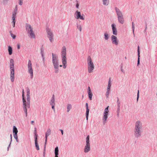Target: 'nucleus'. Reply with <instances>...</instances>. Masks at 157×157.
Segmentation results:
<instances>
[{
    "mask_svg": "<svg viewBox=\"0 0 157 157\" xmlns=\"http://www.w3.org/2000/svg\"><path fill=\"white\" fill-rule=\"evenodd\" d=\"M36 134H37L36 132V128H35L34 130V134L35 135H36Z\"/></svg>",
    "mask_w": 157,
    "mask_h": 157,
    "instance_id": "nucleus-44",
    "label": "nucleus"
},
{
    "mask_svg": "<svg viewBox=\"0 0 157 157\" xmlns=\"http://www.w3.org/2000/svg\"><path fill=\"white\" fill-rule=\"evenodd\" d=\"M10 78L11 81L13 82L14 79V65H10Z\"/></svg>",
    "mask_w": 157,
    "mask_h": 157,
    "instance_id": "nucleus-7",
    "label": "nucleus"
},
{
    "mask_svg": "<svg viewBox=\"0 0 157 157\" xmlns=\"http://www.w3.org/2000/svg\"><path fill=\"white\" fill-rule=\"evenodd\" d=\"M59 152V149L58 147H56L55 149V157H58V155H59L58 153Z\"/></svg>",
    "mask_w": 157,
    "mask_h": 157,
    "instance_id": "nucleus-21",
    "label": "nucleus"
},
{
    "mask_svg": "<svg viewBox=\"0 0 157 157\" xmlns=\"http://www.w3.org/2000/svg\"><path fill=\"white\" fill-rule=\"evenodd\" d=\"M46 145V144H44V152H43V156L44 157L45 156V155Z\"/></svg>",
    "mask_w": 157,
    "mask_h": 157,
    "instance_id": "nucleus-39",
    "label": "nucleus"
},
{
    "mask_svg": "<svg viewBox=\"0 0 157 157\" xmlns=\"http://www.w3.org/2000/svg\"><path fill=\"white\" fill-rule=\"evenodd\" d=\"M41 55L42 56L43 58H44V53H41Z\"/></svg>",
    "mask_w": 157,
    "mask_h": 157,
    "instance_id": "nucleus-62",
    "label": "nucleus"
},
{
    "mask_svg": "<svg viewBox=\"0 0 157 157\" xmlns=\"http://www.w3.org/2000/svg\"><path fill=\"white\" fill-rule=\"evenodd\" d=\"M12 23L13 24V27H15V22L16 21H15V18H14V19H13V18H12Z\"/></svg>",
    "mask_w": 157,
    "mask_h": 157,
    "instance_id": "nucleus-31",
    "label": "nucleus"
},
{
    "mask_svg": "<svg viewBox=\"0 0 157 157\" xmlns=\"http://www.w3.org/2000/svg\"><path fill=\"white\" fill-rule=\"evenodd\" d=\"M55 104H53V105H52V109L54 110V111H55Z\"/></svg>",
    "mask_w": 157,
    "mask_h": 157,
    "instance_id": "nucleus-48",
    "label": "nucleus"
},
{
    "mask_svg": "<svg viewBox=\"0 0 157 157\" xmlns=\"http://www.w3.org/2000/svg\"><path fill=\"white\" fill-rule=\"evenodd\" d=\"M111 86V85L108 84V86H107V90H109V91H110V89Z\"/></svg>",
    "mask_w": 157,
    "mask_h": 157,
    "instance_id": "nucleus-40",
    "label": "nucleus"
},
{
    "mask_svg": "<svg viewBox=\"0 0 157 157\" xmlns=\"http://www.w3.org/2000/svg\"><path fill=\"white\" fill-rule=\"evenodd\" d=\"M139 90H138V93H137V99H136L137 101H138V99H139Z\"/></svg>",
    "mask_w": 157,
    "mask_h": 157,
    "instance_id": "nucleus-41",
    "label": "nucleus"
},
{
    "mask_svg": "<svg viewBox=\"0 0 157 157\" xmlns=\"http://www.w3.org/2000/svg\"><path fill=\"white\" fill-rule=\"evenodd\" d=\"M27 91V100L26 101L24 95H22V101L23 102V107H27L29 108L30 107V92L29 89L28 88L26 90Z\"/></svg>",
    "mask_w": 157,
    "mask_h": 157,
    "instance_id": "nucleus-2",
    "label": "nucleus"
},
{
    "mask_svg": "<svg viewBox=\"0 0 157 157\" xmlns=\"http://www.w3.org/2000/svg\"><path fill=\"white\" fill-rule=\"evenodd\" d=\"M147 24H146V25H145V30L144 31V33H145L146 34H147L146 30L147 29Z\"/></svg>",
    "mask_w": 157,
    "mask_h": 157,
    "instance_id": "nucleus-47",
    "label": "nucleus"
},
{
    "mask_svg": "<svg viewBox=\"0 0 157 157\" xmlns=\"http://www.w3.org/2000/svg\"><path fill=\"white\" fill-rule=\"evenodd\" d=\"M72 106L71 104H68L67 105V112H68L71 109Z\"/></svg>",
    "mask_w": 157,
    "mask_h": 157,
    "instance_id": "nucleus-28",
    "label": "nucleus"
},
{
    "mask_svg": "<svg viewBox=\"0 0 157 157\" xmlns=\"http://www.w3.org/2000/svg\"><path fill=\"white\" fill-rule=\"evenodd\" d=\"M90 150V145H86L84 148V152L85 153L89 152Z\"/></svg>",
    "mask_w": 157,
    "mask_h": 157,
    "instance_id": "nucleus-17",
    "label": "nucleus"
},
{
    "mask_svg": "<svg viewBox=\"0 0 157 157\" xmlns=\"http://www.w3.org/2000/svg\"><path fill=\"white\" fill-rule=\"evenodd\" d=\"M10 35L11 34H13L12 33V31H10Z\"/></svg>",
    "mask_w": 157,
    "mask_h": 157,
    "instance_id": "nucleus-63",
    "label": "nucleus"
},
{
    "mask_svg": "<svg viewBox=\"0 0 157 157\" xmlns=\"http://www.w3.org/2000/svg\"><path fill=\"white\" fill-rule=\"evenodd\" d=\"M66 48L65 46H63L61 52L62 58L66 57Z\"/></svg>",
    "mask_w": 157,
    "mask_h": 157,
    "instance_id": "nucleus-13",
    "label": "nucleus"
},
{
    "mask_svg": "<svg viewBox=\"0 0 157 157\" xmlns=\"http://www.w3.org/2000/svg\"><path fill=\"white\" fill-rule=\"evenodd\" d=\"M37 136H38L37 134H36V135H35L34 134V139H35V140H37Z\"/></svg>",
    "mask_w": 157,
    "mask_h": 157,
    "instance_id": "nucleus-46",
    "label": "nucleus"
},
{
    "mask_svg": "<svg viewBox=\"0 0 157 157\" xmlns=\"http://www.w3.org/2000/svg\"><path fill=\"white\" fill-rule=\"evenodd\" d=\"M35 147H36V149L37 150H39L40 149L37 140H35Z\"/></svg>",
    "mask_w": 157,
    "mask_h": 157,
    "instance_id": "nucleus-26",
    "label": "nucleus"
},
{
    "mask_svg": "<svg viewBox=\"0 0 157 157\" xmlns=\"http://www.w3.org/2000/svg\"><path fill=\"white\" fill-rule=\"evenodd\" d=\"M13 137H14V138L16 139V141L17 142H18L17 135H13Z\"/></svg>",
    "mask_w": 157,
    "mask_h": 157,
    "instance_id": "nucleus-38",
    "label": "nucleus"
},
{
    "mask_svg": "<svg viewBox=\"0 0 157 157\" xmlns=\"http://www.w3.org/2000/svg\"><path fill=\"white\" fill-rule=\"evenodd\" d=\"M8 0H3V3L4 4L6 3L8 1Z\"/></svg>",
    "mask_w": 157,
    "mask_h": 157,
    "instance_id": "nucleus-49",
    "label": "nucleus"
},
{
    "mask_svg": "<svg viewBox=\"0 0 157 157\" xmlns=\"http://www.w3.org/2000/svg\"><path fill=\"white\" fill-rule=\"evenodd\" d=\"M10 144H11V142L10 143V144L9 145V146H8V147H7V150L8 151L9 150V147H10Z\"/></svg>",
    "mask_w": 157,
    "mask_h": 157,
    "instance_id": "nucleus-58",
    "label": "nucleus"
},
{
    "mask_svg": "<svg viewBox=\"0 0 157 157\" xmlns=\"http://www.w3.org/2000/svg\"><path fill=\"white\" fill-rule=\"evenodd\" d=\"M108 115H106V114H103V117H102V123L104 125L107 122V119L108 117Z\"/></svg>",
    "mask_w": 157,
    "mask_h": 157,
    "instance_id": "nucleus-14",
    "label": "nucleus"
},
{
    "mask_svg": "<svg viewBox=\"0 0 157 157\" xmlns=\"http://www.w3.org/2000/svg\"><path fill=\"white\" fill-rule=\"evenodd\" d=\"M117 107H120V102L119 101V99L118 98H117Z\"/></svg>",
    "mask_w": 157,
    "mask_h": 157,
    "instance_id": "nucleus-36",
    "label": "nucleus"
},
{
    "mask_svg": "<svg viewBox=\"0 0 157 157\" xmlns=\"http://www.w3.org/2000/svg\"><path fill=\"white\" fill-rule=\"evenodd\" d=\"M51 130L50 128H48L45 133V144H46L48 137L50 135Z\"/></svg>",
    "mask_w": 157,
    "mask_h": 157,
    "instance_id": "nucleus-15",
    "label": "nucleus"
},
{
    "mask_svg": "<svg viewBox=\"0 0 157 157\" xmlns=\"http://www.w3.org/2000/svg\"><path fill=\"white\" fill-rule=\"evenodd\" d=\"M109 106H107L106 108L104 111L103 114H106V115H109V111L108 109V108Z\"/></svg>",
    "mask_w": 157,
    "mask_h": 157,
    "instance_id": "nucleus-23",
    "label": "nucleus"
},
{
    "mask_svg": "<svg viewBox=\"0 0 157 157\" xmlns=\"http://www.w3.org/2000/svg\"><path fill=\"white\" fill-rule=\"evenodd\" d=\"M117 112H120V107H117Z\"/></svg>",
    "mask_w": 157,
    "mask_h": 157,
    "instance_id": "nucleus-50",
    "label": "nucleus"
},
{
    "mask_svg": "<svg viewBox=\"0 0 157 157\" xmlns=\"http://www.w3.org/2000/svg\"><path fill=\"white\" fill-rule=\"evenodd\" d=\"M89 98L90 100H92V97L93 96V94L92 93H88Z\"/></svg>",
    "mask_w": 157,
    "mask_h": 157,
    "instance_id": "nucleus-32",
    "label": "nucleus"
},
{
    "mask_svg": "<svg viewBox=\"0 0 157 157\" xmlns=\"http://www.w3.org/2000/svg\"><path fill=\"white\" fill-rule=\"evenodd\" d=\"M17 6H16L15 9L14 10V12L13 13L12 15V18L13 20H14V18H16V16L17 14Z\"/></svg>",
    "mask_w": 157,
    "mask_h": 157,
    "instance_id": "nucleus-18",
    "label": "nucleus"
},
{
    "mask_svg": "<svg viewBox=\"0 0 157 157\" xmlns=\"http://www.w3.org/2000/svg\"><path fill=\"white\" fill-rule=\"evenodd\" d=\"M46 31L48 35V37L49 39V40L51 42H52L53 40V36L52 32L49 28L46 29Z\"/></svg>",
    "mask_w": 157,
    "mask_h": 157,
    "instance_id": "nucleus-10",
    "label": "nucleus"
},
{
    "mask_svg": "<svg viewBox=\"0 0 157 157\" xmlns=\"http://www.w3.org/2000/svg\"><path fill=\"white\" fill-rule=\"evenodd\" d=\"M50 105H53V104L55 105V99L54 98V95H53L52 98L50 102Z\"/></svg>",
    "mask_w": 157,
    "mask_h": 157,
    "instance_id": "nucleus-20",
    "label": "nucleus"
},
{
    "mask_svg": "<svg viewBox=\"0 0 157 157\" xmlns=\"http://www.w3.org/2000/svg\"><path fill=\"white\" fill-rule=\"evenodd\" d=\"M89 138H90L89 136V135H88L87 136L86 139V145H90Z\"/></svg>",
    "mask_w": 157,
    "mask_h": 157,
    "instance_id": "nucleus-29",
    "label": "nucleus"
},
{
    "mask_svg": "<svg viewBox=\"0 0 157 157\" xmlns=\"http://www.w3.org/2000/svg\"><path fill=\"white\" fill-rule=\"evenodd\" d=\"M119 113H120L119 112H118V113L117 112V117H119Z\"/></svg>",
    "mask_w": 157,
    "mask_h": 157,
    "instance_id": "nucleus-60",
    "label": "nucleus"
},
{
    "mask_svg": "<svg viewBox=\"0 0 157 157\" xmlns=\"http://www.w3.org/2000/svg\"><path fill=\"white\" fill-rule=\"evenodd\" d=\"M109 38V36L107 33H104V39L105 40H108Z\"/></svg>",
    "mask_w": 157,
    "mask_h": 157,
    "instance_id": "nucleus-30",
    "label": "nucleus"
},
{
    "mask_svg": "<svg viewBox=\"0 0 157 157\" xmlns=\"http://www.w3.org/2000/svg\"><path fill=\"white\" fill-rule=\"evenodd\" d=\"M31 123H32V124H33V123H34V121H31Z\"/></svg>",
    "mask_w": 157,
    "mask_h": 157,
    "instance_id": "nucleus-64",
    "label": "nucleus"
},
{
    "mask_svg": "<svg viewBox=\"0 0 157 157\" xmlns=\"http://www.w3.org/2000/svg\"><path fill=\"white\" fill-rule=\"evenodd\" d=\"M113 33L114 35H117V32L116 28V25L114 24H113L111 25Z\"/></svg>",
    "mask_w": 157,
    "mask_h": 157,
    "instance_id": "nucleus-12",
    "label": "nucleus"
},
{
    "mask_svg": "<svg viewBox=\"0 0 157 157\" xmlns=\"http://www.w3.org/2000/svg\"><path fill=\"white\" fill-rule=\"evenodd\" d=\"M132 29H133V33L134 36L135 34H134V31L135 27H134V22H132Z\"/></svg>",
    "mask_w": 157,
    "mask_h": 157,
    "instance_id": "nucleus-37",
    "label": "nucleus"
},
{
    "mask_svg": "<svg viewBox=\"0 0 157 157\" xmlns=\"http://www.w3.org/2000/svg\"><path fill=\"white\" fill-rule=\"evenodd\" d=\"M8 51L9 52V54L10 55H11L12 54V48L11 47L9 46L8 47Z\"/></svg>",
    "mask_w": 157,
    "mask_h": 157,
    "instance_id": "nucleus-25",
    "label": "nucleus"
},
{
    "mask_svg": "<svg viewBox=\"0 0 157 157\" xmlns=\"http://www.w3.org/2000/svg\"><path fill=\"white\" fill-rule=\"evenodd\" d=\"M52 63L55 69L54 72L56 74L58 73L59 72V63L58 57L55 54L52 53Z\"/></svg>",
    "mask_w": 157,
    "mask_h": 157,
    "instance_id": "nucleus-3",
    "label": "nucleus"
},
{
    "mask_svg": "<svg viewBox=\"0 0 157 157\" xmlns=\"http://www.w3.org/2000/svg\"><path fill=\"white\" fill-rule=\"evenodd\" d=\"M41 52L40 53H44V49L43 46L41 47L40 48Z\"/></svg>",
    "mask_w": 157,
    "mask_h": 157,
    "instance_id": "nucleus-42",
    "label": "nucleus"
},
{
    "mask_svg": "<svg viewBox=\"0 0 157 157\" xmlns=\"http://www.w3.org/2000/svg\"><path fill=\"white\" fill-rule=\"evenodd\" d=\"M138 61H137V65L138 66L140 63V51L139 50V46H138Z\"/></svg>",
    "mask_w": 157,
    "mask_h": 157,
    "instance_id": "nucleus-19",
    "label": "nucleus"
},
{
    "mask_svg": "<svg viewBox=\"0 0 157 157\" xmlns=\"http://www.w3.org/2000/svg\"><path fill=\"white\" fill-rule=\"evenodd\" d=\"M111 39L113 44L116 45H117L118 44V41L116 36L112 35L111 36Z\"/></svg>",
    "mask_w": 157,
    "mask_h": 157,
    "instance_id": "nucleus-11",
    "label": "nucleus"
},
{
    "mask_svg": "<svg viewBox=\"0 0 157 157\" xmlns=\"http://www.w3.org/2000/svg\"><path fill=\"white\" fill-rule=\"evenodd\" d=\"M62 62L63 66V68H66V65L67 64V58L66 57H63L62 58Z\"/></svg>",
    "mask_w": 157,
    "mask_h": 157,
    "instance_id": "nucleus-16",
    "label": "nucleus"
},
{
    "mask_svg": "<svg viewBox=\"0 0 157 157\" xmlns=\"http://www.w3.org/2000/svg\"><path fill=\"white\" fill-rule=\"evenodd\" d=\"M13 135H17L18 130L17 128L15 126L13 127Z\"/></svg>",
    "mask_w": 157,
    "mask_h": 157,
    "instance_id": "nucleus-22",
    "label": "nucleus"
},
{
    "mask_svg": "<svg viewBox=\"0 0 157 157\" xmlns=\"http://www.w3.org/2000/svg\"><path fill=\"white\" fill-rule=\"evenodd\" d=\"M121 71L123 72V73H124V70L123 69V68H122V66H121Z\"/></svg>",
    "mask_w": 157,
    "mask_h": 157,
    "instance_id": "nucleus-51",
    "label": "nucleus"
},
{
    "mask_svg": "<svg viewBox=\"0 0 157 157\" xmlns=\"http://www.w3.org/2000/svg\"><path fill=\"white\" fill-rule=\"evenodd\" d=\"M89 110H90L88 108L86 109V120L87 121L88 120V117Z\"/></svg>",
    "mask_w": 157,
    "mask_h": 157,
    "instance_id": "nucleus-27",
    "label": "nucleus"
},
{
    "mask_svg": "<svg viewBox=\"0 0 157 157\" xmlns=\"http://www.w3.org/2000/svg\"><path fill=\"white\" fill-rule=\"evenodd\" d=\"M86 109L88 108V104L87 103H86Z\"/></svg>",
    "mask_w": 157,
    "mask_h": 157,
    "instance_id": "nucleus-57",
    "label": "nucleus"
},
{
    "mask_svg": "<svg viewBox=\"0 0 157 157\" xmlns=\"http://www.w3.org/2000/svg\"><path fill=\"white\" fill-rule=\"evenodd\" d=\"M10 35L13 39H15L16 38V36L13 34H11Z\"/></svg>",
    "mask_w": 157,
    "mask_h": 157,
    "instance_id": "nucleus-43",
    "label": "nucleus"
},
{
    "mask_svg": "<svg viewBox=\"0 0 157 157\" xmlns=\"http://www.w3.org/2000/svg\"><path fill=\"white\" fill-rule=\"evenodd\" d=\"M59 130L61 131V133H62V134L63 135V130L62 129H60Z\"/></svg>",
    "mask_w": 157,
    "mask_h": 157,
    "instance_id": "nucleus-56",
    "label": "nucleus"
},
{
    "mask_svg": "<svg viewBox=\"0 0 157 157\" xmlns=\"http://www.w3.org/2000/svg\"><path fill=\"white\" fill-rule=\"evenodd\" d=\"M74 15L75 18L77 19H79L83 20L85 19L84 15V14H82L81 15V12L78 10L76 11Z\"/></svg>",
    "mask_w": 157,
    "mask_h": 157,
    "instance_id": "nucleus-8",
    "label": "nucleus"
},
{
    "mask_svg": "<svg viewBox=\"0 0 157 157\" xmlns=\"http://www.w3.org/2000/svg\"><path fill=\"white\" fill-rule=\"evenodd\" d=\"M25 113L26 116L27 117V112H25Z\"/></svg>",
    "mask_w": 157,
    "mask_h": 157,
    "instance_id": "nucleus-61",
    "label": "nucleus"
},
{
    "mask_svg": "<svg viewBox=\"0 0 157 157\" xmlns=\"http://www.w3.org/2000/svg\"><path fill=\"white\" fill-rule=\"evenodd\" d=\"M10 65H14V60L12 59H10Z\"/></svg>",
    "mask_w": 157,
    "mask_h": 157,
    "instance_id": "nucleus-35",
    "label": "nucleus"
},
{
    "mask_svg": "<svg viewBox=\"0 0 157 157\" xmlns=\"http://www.w3.org/2000/svg\"><path fill=\"white\" fill-rule=\"evenodd\" d=\"M28 72L30 75V77L31 79L33 78V70L32 67V63L30 60H29L28 64Z\"/></svg>",
    "mask_w": 157,
    "mask_h": 157,
    "instance_id": "nucleus-9",
    "label": "nucleus"
},
{
    "mask_svg": "<svg viewBox=\"0 0 157 157\" xmlns=\"http://www.w3.org/2000/svg\"><path fill=\"white\" fill-rule=\"evenodd\" d=\"M103 4L104 5L108 6L109 3V0H102Z\"/></svg>",
    "mask_w": 157,
    "mask_h": 157,
    "instance_id": "nucleus-24",
    "label": "nucleus"
},
{
    "mask_svg": "<svg viewBox=\"0 0 157 157\" xmlns=\"http://www.w3.org/2000/svg\"><path fill=\"white\" fill-rule=\"evenodd\" d=\"M77 28L80 32L81 31L82 27L81 25H78V24H77Z\"/></svg>",
    "mask_w": 157,
    "mask_h": 157,
    "instance_id": "nucleus-33",
    "label": "nucleus"
},
{
    "mask_svg": "<svg viewBox=\"0 0 157 157\" xmlns=\"http://www.w3.org/2000/svg\"><path fill=\"white\" fill-rule=\"evenodd\" d=\"M17 48L18 49H20V45L19 44H17Z\"/></svg>",
    "mask_w": 157,
    "mask_h": 157,
    "instance_id": "nucleus-55",
    "label": "nucleus"
},
{
    "mask_svg": "<svg viewBox=\"0 0 157 157\" xmlns=\"http://www.w3.org/2000/svg\"><path fill=\"white\" fill-rule=\"evenodd\" d=\"M114 9L117 16L118 22L121 24H123L124 22V20L122 12L117 7H115Z\"/></svg>",
    "mask_w": 157,
    "mask_h": 157,
    "instance_id": "nucleus-4",
    "label": "nucleus"
},
{
    "mask_svg": "<svg viewBox=\"0 0 157 157\" xmlns=\"http://www.w3.org/2000/svg\"><path fill=\"white\" fill-rule=\"evenodd\" d=\"M87 63L88 64V72L89 73H92L94 68V66L92 62V60L90 56H88L87 59Z\"/></svg>",
    "mask_w": 157,
    "mask_h": 157,
    "instance_id": "nucleus-5",
    "label": "nucleus"
},
{
    "mask_svg": "<svg viewBox=\"0 0 157 157\" xmlns=\"http://www.w3.org/2000/svg\"><path fill=\"white\" fill-rule=\"evenodd\" d=\"M88 93H92L91 92V90H88Z\"/></svg>",
    "mask_w": 157,
    "mask_h": 157,
    "instance_id": "nucleus-59",
    "label": "nucleus"
},
{
    "mask_svg": "<svg viewBox=\"0 0 157 157\" xmlns=\"http://www.w3.org/2000/svg\"><path fill=\"white\" fill-rule=\"evenodd\" d=\"M23 4V1H19V4L21 6Z\"/></svg>",
    "mask_w": 157,
    "mask_h": 157,
    "instance_id": "nucleus-54",
    "label": "nucleus"
},
{
    "mask_svg": "<svg viewBox=\"0 0 157 157\" xmlns=\"http://www.w3.org/2000/svg\"><path fill=\"white\" fill-rule=\"evenodd\" d=\"M143 132V126L142 122L138 121L135 123L134 130V135L135 137L138 138L141 136Z\"/></svg>",
    "mask_w": 157,
    "mask_h": 157,
    "instance_id": "nucleus-1",
    "label": "nucleus"
},
{
    "mask_svg": "<svg viewBox=\"0 0 157 157\" xmlns=\"http://www.w3.org/2000/svg\"><path fill=\"white\" fill-rule=\"evenodd\" d=\"M79 4L78 3H77L76 4V6L77 8H79Z\"/></svg>",
    "mask_w": 157,
    "mask_h": 157,
    "instance_id": "nucleus-53",
    "label": "nucleus"
},
{
    "mask_svg": "<svg viewBox=\"0 0 157 157\" xmlns=\"http://www.w3.org/2000/svg\"><path fill=\"white\" fill-rule=\"evenodd\" d=\"M25 28L26 30L29 34V36L31 38H35V36L31 25L29 24H26Z\"/></svg>",
    "mask_w": 157,
    "mask_h": 157,
    "instance_id": "nucleus-6",
    "label": "nucleus"
},
{
    "mask_svg": "<svg viewBox=\"0 0 157 157\" xmlns=\"http://www.w3.org/2000/svg\"><path fill=\"white\" fill-rule=\"evenodd\" d=\"M27 107H23V110L24 112L27 111Z\"/></svg>",
    "mask_w": 157,
    "mask_h": 157,
    "instance_id": "nucleus-45",
    "label": "nucleus"
},
{
    "mask_svg": "<svg viewBox=\"0 0 157 157\" xmlns=\"http://www.w3.org/2000/svg\"><path fill=\"white\" fill-rule=\"evenodd\" d=\"M108 84L111 85V82L110 78H109L108 81Z\"/></svg>",
    "mask_w": 157,
    "mask_h": 157,
    "instance_id": "nucleus-52",
    "label": "nucleus"
},
{
    "mask_svg": "<svg viewBox=\"0 0 157 157\" xmlns=\"http://www.w3.org/2000/svg\"><path fill=\"white\" fill-rule=\"evenodd\" d=\"M109 90H107V91H106V94H105V95H106V97L107 98H109Z\"/></svg>",
    "mask_w": 157,
    "mask_h": 157,
    "instance_id": "nucleus-34",
    "label": "nucleus"
}]
</instances>
